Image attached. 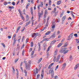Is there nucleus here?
I'll use <instances>...</instances> for the list:
<instances>
[{"label": "nucleus", "mask_w": 79, "mask_h": 79, "mask_svg": "<svg viewBox=\"0 0 79 79\" xmlns=\"http://www.w3.org/2000/svg\"><path fill=\"white\" fill-rule=\"evenodd\" d=\"M67 49H68V48H64L62 49L61 51L62 52H64V54H65L69 52V50H67L66 51V50H67Z\"/></svg>", "instance_id": "2"}, {"label": "nucleus", "mask_w": 79, "mask_h": 79, "mask_svg": "<svg viewBox=\"0 0 79 79\" xmlns=\"http://www.w3.org/2000/svg\"><path fill=\"white\" fill-rule=\"evenodd\" d=\"M49 74H50L51 73V77L52 78H53V77H54V71L53 70H50L49 72Z\"/></svg>", "instance_id": "3"}, {"label": "nucleus", "mask_w": 79, "mask_h": 79, "mask_svg": "<svg viewBox=\"0 0 79 79\" xmlns=\"http://www.w3.org/2000/svg\"><path fill=\"white\" fill-rule=\"evenodd\" d=\"M7 4H8V2H5L4 3V4L5 6L6 5H7Z\"/></svg>", "instance_id": "41"}, {"label": "nucleus", "mask_w": 79, "mask_h": 79, "mask_svg": "<svg viewBox=\"0 0 79 79\" xmlns=\"http://www.w3.org/2000/svg\"><path fill=\"white\" fill-rule=\"evenodd\" d=\"M1 45H2V46L3 47H4V48H5V47H6L5 45V44H4V43H1Z\"/></svg>", "instance_id": "34"}, {"label": "nucleus", "mask_w": 79, "mask_h": 79, "mask_svg": "<svg viewBox=\"0 0 79 79\" xmlns=\"http://www.w3.org/2000/svg\"><path fill=\"white\" fill-rule=\"evenodd\" d=\"M31 66V61L29 60L27 64H25V67L26 70H29Z\"/></svg>", "instance_id": "1"}, {"label": "nucleus", "mask_w": 79, "mask_h": 79, "mask_svg": "<svg viewBox=\"0 0 79 79\" xmlns=\"http://www.w3.org/2000/svg\"><path fill=\"white\" fill-rule=\"evenodd\" d=\"M52 9V8H51V6H49L48 10H51V9Z\"/></svg>", "instance_id": "51"}, {"label": "nucleus", "mask_w": 79, "mask_h": 79, "mask_svg": "<svg viewBox=\"0 0 79 79\" xmlns=\"http://www.w3.org/2000/svg\"><path fill=\"white\" fill-rule=\"evenodd\" d=\"M33 71H34V73L35 74H37L38 73V72L39 71L38 69H37V68H36V70L35 71V70H34Z\"/></svg>", "instance_id": "12"}, {"label": "nucleus", "mask_w": 79, "mask_h": 79, "mask_svg": "<svg viewBox=\"0 0 79 79\" xmlns=\"http://www.w3.org/2000/svg\"><path fill=\"white\" fill-rule=\"evenodd\" d=\"M20 28H21V26H19L18 27L17 29L16 33H18V31H19V30Z\"/></svg>", "instance_id": "20"}, {"label": "nucleus", "mask_w": 79, "mask_h": 79, "mask_svg": "<svg viewBox=\"0 0 79 79\" xmlns=\"http://www.w3.org/2000/svg\"><path fill=\"white\" fill-rule=\"evenodd\" d=\"M39 66L40 67V69L41 68V67L42 66V64H40L39 65Z\"/></svg>", "instance_id": "54"}, {"label": "nucleus", "mask_w": 79, "mask_h": 79, "mask_svg": "<svg viewBox=\"0 0 79 79\" xmlns=\"http://www.w3.org/2000/svg\"><path fill=\"white\" fill-rule=\"evenodd\" d=\"M40 6L41 7H43V2H41Z\"/></svg>", "instance_id": "38"}, {"label": "nucleus", "mask_w": 79, "mask_h": 79, "mask_svg": "<svg viewBox=\"0 0 79 79\" xmlns=\"http://www.w3.org/2000/svg\"><path fill=\"white\" fill-rule=\"evenodd\" d=\"M55 25H53V26H52V32H53V31H54V29H55Z\"/></svg>", "instance_id": "11"}, {"label": "nucleus", "mask_w": 79, "mask_h": 79, "mask_svg": "<svg viewBox=\"0 0 79 79\" xmlns=\"http://www.w3.org/2000/svg\"><path fill=\"white\" fill-rule=\"evenodd\" d=\"M34 21L32 20V25H31V26H33V25H34Z\"/></svg>", "instance_id": "57"}, {"label": "nucleus", "mask_w": 79, "mask_h": 79, "mask_svg": "<svg viewBox=\"0 0 79 79\" xmlns=\"http://www.w3.org/2000/svg\"><path fill=\"white\" fill-rule=\"evenodd\" d=\"M74 36L75 37H77V35L76 33L74 34Z\"/></svg>", "instance_id": "50"}, {"label": "nucleus", "mask_w": 79, "mask_h": 79, "mask_svg": "<svg viewBox=\"0 0 79 79\" xmlns=\"http://www.w3.org/2000/svg\"><path fill=\"white\" fill-rule=\"evenodd\" d=\"M51 33V31H49L45 33V35H48L50 34Z\"/></svg>", "instance_id": "26"}, {"label": "nucleus", "mask_w": 79, "mask_h": 79, "mask_svg": "<svg viewBox=\"0 0 79 79\" xmlns=\"http://www.w3.org/2000/svg\"><path fill=\"white\" fill-rule=\"evenodd\" d=\"M18 11L19 12L20 15H21V11L20 9H19L18 10Z\"/></svg>", "instance_id": "42"}, {"label": "nucleus", "mask_w": 79, "mask_h": 79, "mask_svg": "<svg viewBox=\"0 0 79 79\" xmlns=\"http://www.w3.org/2000/svg\"><path fill=\"white\" fill-rule=\"evenodd\" d=\"M49 39H50V38H45L43 40V41H48L49 40Z\"/></svg>", "instance_id": "13"}, {"label": "nucleus", "mask_w": 79, "mask_h": 79, "mask_svg": "<svg viewBox=\"0 0 79 79\" xmlns=\"http://www.w3.org/2000/svg\"><path fill=\"white\" fill-rule=\"evenodd\" d=\"M68 45V43H66L64 44V45L63 46L64 47H67V46Z\"/></svg>", "instance_id": "25"}, {"label": "nucleus", "mask_w": 79, "mask_h": 79, "mask_svg": "<svg viewBox=\"0 0 79 79\" xmlns=\"http://www.w3.org/2000/svg\"><path fill=\"white\" fill-rule=\"evenodd\" d=\"M56 37L55 35H52L51 36L50 39H53Z\"/></svg>", "instance_id": "14"}, {"label": "nucleus", "mask_w": 79, "mask_h": 79, "mask_svg": "<svg viewBox=\"0 0 79 79\" xmlns=\"http://www.w3.org/2000/svg\"><path fill=\"white\" fill-rule=\"evenodd\" d=\"M50 46H49L48 48V51H50Z\"/></svg>", "instance_id": "59"}, {"label": "nucleus", "mask_w": 79, "mask_h": 79, "mask_svg": "<svg viewBox=\"0 0 79 79\" xmlns=\"http://www.w3.org/2000/svg\"><path fill=\"white\" fill-rule=\"evenodd\" d=\"M76 42L77 43V44H79V40L77 39H76Z\"/></svg>", "instance_id": "35"}, {"label": "nucleus", "mask_w": 79, "mask_h": 79, "mask_svg": "<svg viewBox=\"0 0 79 79\" xmlns=\"http://www.w3.org/2000/svg\"><path fill=\"white\" fill-rule=\"evenodd\" d=\"M38 45H39V47H40V43H38Z\"/></svg>", "instance_id": "64"}, {"label": "nucleus", "mask_w": 79, "mask_h": 79, "mask_svg": "<svg viewBox=\"0 0 79 79\" xmlns=\"http://www.w3.org/2000/svg\"><path fill=\"white\" fill-rule=\"evenodd\" d=\"M47 14H44V18H45L46 17H47Z\"/></svg>", "instance_id": "61"}, {"label": "nucleus", "mask_w": 79, "mask_h": 79, "mask_svg": "<svg viewBox=\"0 0 79 79\" xmlns=\"http://www.w3.org/2000/svg\"><path fill=\"white\" fill-rule=\"evenodd\" d=\"M45 28H46V27H44L43 29H42V31H44V30H45Z\"/></svg>", "instance_id": "62"}, {"label": "nucleus", "mask_w": 79, "mask_h": 79, "mask_svg": "<svg viewBox=\"0 0 79 79\" xmlns=\"http://www.w3.org/2000/svg\"><path fill=\"white\" fill-rule=\"evenodd\" d=\"M29 40V38H27L26 40V43H27V42H28V41Z\"/></svg>", "instance_id": "49"}, {"label": "nucleus", "mask_w": 79, "mask_h": 79, "mask_svg": "<svg viewBox=\"0 0 79 79\" xmlns=\"http://www.w3.org/2000/svg\"><path fill=\"white\" fill-rule=\"evenodd\" d=\"M13 69V72L14 74H15V69L13 68V67H12Z\"/></svg>", "instance_id": "33"}, {"label": "nucleus", "mask_w": 79, "mask_h": 79, "mask_svg": "<svg viewBox=\"0 0 79 79\" xmlns=\"http://www.w3.org/2000/svg\"><path fill=\"white\" fill-rule=\"evenodd\" d=\"M56 42V40H54L52 42H51V44H55V42Z\"/></svg>", "instance_id": "29"}, {"label": "nucleus", "mask_w": 79, "mask_h": 79, "mask_svg": "<svg viewBox=\"0 0 79 79\" xmlns=\"http://www.w3.org/2000/svg\"><path fill=\"white\" fill-rule=\"evenodd\" d=\"M48 13V12L47 11V10H45L44 12V14L47 15Z\"/></svg>", "instance_id": "32"}, {"label": "nucleus", "mask_w": 79, "mask_h": 79, "mask_svg": "<svg viewBox=\"0 0 79 79\" xmlns=\"http://www.w3.org/2000/svg\"><path fill=\"white\" fill-rule=\"evenodd\" d=\"M59 60H60V56L59 55L57 57V59H56V61L57 62V61H59Z\"/></svg>", "instance_id": "24"}, {"label": "nucleus", "mask_w": 79, "mask_h": 79, "mask_svg": "<svg viewBox=\"0 0 79 79\" xmlns=\"http://www.w3.org/2000/svg\"><path fill=\"white\" fill-rule=\"evenodd\" d=\"M57 5H60V1H59L57 2Z\"/></svg>", "instance_id": "60"}, {"label": "nucleus", "mask_w": 79, "mask_h": 79, "mask_svg": "<svg viewBox=\"0 0 79 79\" xmlns=\"http://www.w3.org/2000/svg\"><path fill=\"white\" fill-rule=\"evenodd\" d=\"M18 59H15V63H16V62H17V61H18Z\"/></svg>", "instance_id": "47"}, {"label": "nucleus", "mask_w": 79, "mask_h": 79, "mask_svg": "<svg viewBox=\"0 0 79 79\" xmlns=\"http://www.w3.org/2000/svg\"><path fill=\"white\" fill-rule=\"evenodd\" d=\"M31 21H29L26 24V26H29V24L31 23Z\"/></svg>", "instance_id": "23"}, {"label": "nucleus", "mask_w": 79, "mask_h": 79, "mask_svg": "<svg viewBox=\"0 0 79 79\" xmlns=\"http://www.w3.org/2000/svg\"><path fill=\"white\" fill-rule=\"evenodd\" d=\"M12 4L13 6H15V2H13Z\"/></svg>", "instance_id": "58"}, {"label": "nucleus", "mask_w": 79, "mask_h": 79, "mask_svg": "<svg viewBox=\"0 0 79 79\" xmlns=\"http://www.w3.org/2000/svg\"><path fill=\"white\" fill-rule=\"evenodd\" d=\"M42 58H40V60H38V63H40V62L42 61Z\"/></svg>", "instance_id": "27"}, {"label": "nucleus", "mask_w": 79, "mask_h": 79, "mask_svg": "<svg viewBox=\"0 0 79 79\" xmlns=\"http://www.w3.org/2000/svg\"><path fill=\"white\" fill-rule=\"evenodd\" d=\"M44 50H46V48L47 47V43H45L44 44Z\"/></svg>", "instance_id": "8"}, {"label": "nucleus", "mask_w": 79, "mask_h": 79, "mask_svg": "<svg viewBox=\"0 0 79 79\" xmlns=\"http://www.w3.org/2000/svg\"><path fill=\"white\" fill-rule=\"evenodd\" d=\"M66 15L64 16L63 17L62 19V21H64L65 20V19H66Z\"/></svg>", "instance_id": "17"}, {"label": "nucleus", "mask_w": 79, "mask_h": 79, "mask_svg": "<svg viewBox=\"0 0 79 79\" xmlns=\"http://www.w3.org/2000/svg\"><path fill=\"white\" fill-rule=\"evenodd\" d=\"M73 59V57H72V56H70V60L71 61Z\"/></svg>", "instance_id": "37"}, {"label": "nucleus", "mask_w": 79, "mask_h": 79, "mask_svg": "<svg viewBox=\"0 0 79 79\" xmlns=\"http://www.w3.org/2000/svg\"><path fill=\"white\" fill-rule=\"evenodd\" d=\"M79 64H78L76 65L74 68V70H76L77 69V68H79Z\"/></svg>", "instance_id": "9"}, {"label": "nucleus", "mask_w": 79, "mask_h": 79, "mask_svg": "<svg viewBox=\"0 0 79 79\" xmlns=\"http://www.w3.org/2000/svg\"><path fill=\"white\" fill-rule=\"evenodd\" d=\"M53 64H54V63H52L48 67L49 69H50V68H51V67H52V66Z\"/></svg>", "instance_id": "19"}, {"label": "nucleus", "mask_w": 79, "mask_h": 79, "mask_svg": "<svg viewBox=\"0 0 79 79\" xmlns=\"http://www.w3.org/2000/svg\"><path fill=\"white\" fill-rule=\"evenodd\" d=\"M33 42H31V47H33Z\"/></svg>", "instance_id": "55"}, {"label": "nucleus", "mask_w": 79, "mask_h": 79, "mask_svg": "<svg viewBox=\"0 0 79 79\" xmlns=\"http://www.w3.org/2000/svg\"><path fill=\"white\" fill-rule=\"evenodd\" d=\"M59 67V65H57V66L56 67V69H55L56 71L57 69H58V67Z\"/></svg>", "instance_id": "46"}, {"label": "nucleus", "mask_w": 79, "mask_h": 79, "mask_svg": "<svg viewBox=\"0 0 79 79\" xmlns=\"http://www.w3.org/2000/svg\"><path fill=\"white\" fill-rule=\"evenodd\" d=\"M66 63H64L63 64L62 67V69L63 70H64V69L66 68Z\"/></svg>", "instance_id": "6"}, {"label": "nucleus", "mask_w": 79, "mask_h": 79, "mask_svg": "<svg viewBox=\"0 0 79 79\" xmlns=\"http://www.w3.org/2000/svg\"><path fill=\"white\" fill-rule=\"evenodd\" d=\"M39 77H40V75H39V74H38L37 75V78L36 79H39Z\"/></svg>", "instance_id": "36"}, {"label": "nucleus", "mask_w": 79, "mask_h": 79, "mask_svg": "<svg viewBox=\"0 0 79 79\" xmlns=\"http://www.w3.org/2000/svg\"><path fill=\"white\" fill-rule=\"evenodd\" d=\"M51 3H52L51 1H49V6H50L51 5Z\"/></svg>", "instance_id": "44"}, {"label": "nucleus", "mask_w": 79, "mask_h": 79, "mask_svg": "<svg viewBox=\"0 0 79 79\" xmlns=\"http://www.w3.org/2000/svg\"><path fill=\"white\" fill-rule=\"evenodd\" d=\"M24 36H23L22 38V42H23V40H24Z\"/></svg>", "instance_id": "43"}, {"label": "nucleus", "mask_w": 79, "mask_h": 79, "mask_svg": "<svg viewBox=\"0 0 79 79\" xmlns=\"http://www.w3.org/2000/svg\"><path fill=\"white\" fill-rule=\"evenodd\" d=\"M44 70H43L42 71V72L41 73V78L40 79H43V77H44Z\"/></svg>", "instance_id": "7"}, {"label": "nucleus", "mask_w": 79, "mask_h": 79, "mask_svg": "<svg viewBox=\"0 0 79 79\" xmlns=\"http://www.w3.org/2000/svg\"><path fill=\"white\" fill-rule=\"evenodd\" d=\"M53 61L54 62H55V61H56V57H54V59H53Z\"/></svg>", "instance_id": "53"}, {"label": "nucleus", "mask_w": 79, "mask_h": 79, "mask_svg": "<svg viewBox=\"0 0 79 79\" xmlns=\"http://www.w3.org/2000/svg\"><path fill=\"white\" fill-rule=\"evenodd\" d=\"M58 53V49H56L54 52V55H56Z\"/></svg>", "instance_id": "18"}, {"label": "nucleus", "mask_w": 79, "mask_h": 79, "mask_svg": "<svg viewBox=\"0 0 79 79\" xmlns=\"http://www.w3.org/2000/svg\"><path fill=\"white\" fill-rule=\"evenodd\" d=\"M72 16L73 17V18L74 19L75 18V16L73 15V14H72Z\"/></svg>", "instance_id": "52"}, {"label": "nucleus", "mask_w": 79, "mask_h": 79, "mask_svg": "<svg viewBox=\"0 0 79 79\" xmlns=\"http://www.w3.org/2000/svg\"><path fill=\"white\" fill-rule=\"evenodd\" d=\"M40 5H39L38 6V10H40Z\"/></svg>", "instance_id": "48"}, {"label": "nucleus", "mask_w": 79, "mask_h": 79, "mask_svg": "<svg viewBox=\"0 0 79 79\" xmlns=\"http://www.w3.org/2000/svg\"><path fill=\"white\" fill-rule=\"evenodd\" d=\"M64 13L63 12H62V13L61 14H60V18H61V17H62V16H63V14Z\"/></svg>", "instance_id": "39"}, {"label": "nucleus", "mask_w": 79, "mask_h": 79, "mask_svg": "<svg viewBox=\"0 0 79 79\" xmlns=\"http://www.w3.org/2000/svg\"><path fill=\"white\" fill-rule=\"evenodd\" d=\"M31 12L32 15H33V9L32 8H31Z\"/></svg>", "instance_id": "21"}, {"label": "nucleus", "mask_w": 79, "mask_h": 79, "mask_svg": "<svg viewBox=\"0 0 79 79\" xmlns=\"http://www.w3.org/2000/svg\"><path fill=\"white\" fill-rule=\"evenodd\" d=\"M58 78V76H56L54 77V79H56Z\"/></svg>", "instance_id": "63"}, {"label": "nucleus", "mask_w": 79, "mask_h": 79, "mask_svg": "<svg viewBox=\"0 0 79 79\" xmlns=\"http://www.w3.org/2000/svg\"><path fill=\"white\" fill-rule=\"evenodd\" d=\"M56 20L57 23H59L60 22V19H59V18H57Z\"/></svg>", "instance_id": "40"}, {"label": "nucleus", "mask_w": 79, "mask_h": 79, "mask_svg": "<svg viewBox=\"0 0 79 79\" xmlns=\"http://www.w3.org/2000/svg\"><path fill=\"white\" fill-rule=\"evenodd\" d=\"M24 73L25 74V76H26L27 74V71H26V70H24Z\"/></svg>", "instance_id": "30"}, {"label": "nucleus", "mask_w": 79, "mask_h": 79, "mask_svg": "<svg viewBox=\"0 0 79 79\" xmlns=\"http://www.w3.org/2000/svg\"><path fill=\"white\" fill-rule=\"evenodd\" d=\"M63 56H62L61 57L60 60V63H62L63 62Z\"/></svg>", "instance_id": "15"}, {"label": "nucleus", "mask_w": 79, "mask_h": 79, "mask_svg": "<svg viewBox=\"0 0 79 79\" xmlns=\"http://www.w3.org/2000/svg\"><path fill=\"white\" fill-rule=\"evenodd\" d=\"M27 21H28L29 20V15H27Z\"/></svg>", "instance_id": "22"}, {"label": "nucleus", "mask_w": 79, "mask_h": 79, "mask_svg": "<svg viewBox=\"0 0 79 79\" xmlns=\"http://www.w3.org/2000/svg\"><path fill=\"white\" fill-rule=\"evenodd\" d=\"M56 10V8H55L54 9V11L52 12V13H55Z\"/></svg>", "instance_id": "28"}, {"label": "nucleus", "mask_w": 79, "mask_h": 79, "mask_svg": "<svg viewBox=\"0 0 79 79\" xmlns=\"http://www.w3.org/2000/svg\"><path fill=\"white\" fill-rule=\"evenodd\" d=\"M49 19H50V17H48L47 19V22L46 24L47 26H48V20H49Z\"/></svg>", "instance_id": "16"}, {"label": "nucleus", "mask_w": 79, "mask_h": 79, "mask_svg": "<svg viewBox=\"0 0 79 79\" xmlns=\"http://www.w3.org/2000/svg\"><path fill=\"white\" fill-rule=\"evenodd\" d=\"M42 16V14L40 13H39V18L38 20L39 21H40V18H41V16Z\"/></svg>", "instance_id": "10"}, {"label": "nucleus", "mask_w": 79, "mask_h": 79, "mask_svg": "<svg viewBox=\"0 0 79 79\" xmlns=\"http://www.w3.org/2000/svg\"><path fill=\"white\" fill-rule=\"evenodd\" d=\"M34 51H33L32 52H31V55L32 57V55H34Z\"/></svg>", "instance_id": "31"}, {"label": "nucleus", "mask_w": 79, "mask_h": 79, "mask_svg": "<svg viewBox=\"0 0 79 79\" xmlns=\"http://www.w3.org/2000/svg\"><path fill=\"white\" fill-rule=\"evenodd\" d=\"M73 33H72V34H71L69 36V39H68V40H69L70 39H71L72 38H73Z\"/></svg>", "instance_id": "5"}, {"label": "nucleus", "mask_w": 79, "mask_h": 79, "mask_svg": "<svg viewBox=\"0 0 79 79\" xmlns=\"http://www.w3.org/2000/svg\"><path fill=\"white\" fill-rule=\"evenodd\" d=\"M19 38H19V40H18V42H20V40H21V37L19 36Z\"/></svg>", "instance_id": "45"}, {"label": "nucleus", "mask_w": 79, "mask_h": 79, "mask_svg": "<svg viewBox=\"0 0 79 79\" xmlns=\"http://www.w3.org/2000/svg\"><path fill=\"white\" fill-rule=\"evenodd\" d=\"M8 39H10L11 38V36L8 35Z\"/></svg>", "instance_id": "56"}, {"label": "nucleus", "mask_w": 79, "mask_h": 79, "mask_svg": "<svg viewBox=\"0 0 79 79\" xmlns=\"http://www.w3.org/2000/svg\"><path fill=\"white\" fill-rule=\"evenodd\" d=\"M38 35V33H34L31 34L32 37H35V38H34V39H35V38H36V37L37 36V35Z\"/></svg>", "instance_id": "4"}]
</instances>
